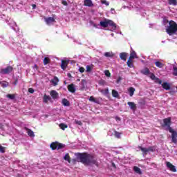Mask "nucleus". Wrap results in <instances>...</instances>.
<instances>
[{
	"label": "nucleus",
	"instance_id": "58836bf2",
	"mask_svg": "<svg viewBox=\"0 0 177 177\" xmlns=\"http://www.w3.org/2000/svg\"><path fill=\"white\" fill-rule=\"evenodd\" d=\"M101 3L106 5V6H109V5H110V3L106 0H101Z\"/></svg>",
	"mask_w": 177,
	"mask_h": 177
},
{
	"label": "nucleus",
	"instance_id": "de8ad7c7",
	"mask_svg": "<svg viewBox=\"0 0 177 177\" xmlns=\"http://www.w3.org/2000/svg\"><path fill=\"white\" fill-rule=\"evenodd\" d=\"M28 92H29V93H34V88H28Z\"/></svg>",
	"mask_w": 177,
	"mask_h": 177
},
{
	"label": "nucleus",
	"instance_id": "603ef678",
	"mask_svg": "<svg viewBox=\"0 0 177 177\" xmlns=\"http://www.w3.org/2000/svg\"><path fill=\"white\" fill-rule=\"evenodd\" d=\"M33 68H36V70H38V66L37 64H35Z\"/></svg>",
	"mask_w": 177,
	"mask_h": 177
},
{
	"label": "nucleus",
	"instance_id": "6ab92c4d",
	"mask_svg": "<svg viewBox=\"0 0 177 177\" xmlns=\"http://www.w3.org/2000/svg\"><path fill=\"white\" fill-rule=\"evenodd\" d=\"M27 133L28 136L30 138H34L35 136V134H34V131H32L31 129L26 128Z\"/></svg>",
	"mask_w": 177,
	"mask_h": 177
},
{
	"label": "nucleus",
	"instance_id": "a18cd8bd",
	"mask_svg": "<svg viewBox=\"0 0 177 177\" xmlns=\"http://www.w3.org/2000/svg\"><path fill=\"white\" fill-rule=\"evenodd\" d=\"M75 123L77 125H82V122H81V120H75Z\"/></svg>",
	"mask_w": 177,
	"mask_h": 177
},
{
	"label": "nucleus",
	"instance_id": "412c9836",
	"mask_svg": "<svg viewBox=\"0 0 177 177\" xmlns=\"http://www.w3.org/2000/svg\"><path fill=\"white\" fill-rule=\"evenodd\" d=\"M133 171H134L136 174H139V175H142V170H141L140 168H139L138 166H134V167H133Z\"/></svg>",
	"mask_w": 177,
	"mask_h": 177
},
{
	"label": "nucleus",
	"instance_id": "c03bdc74",
	"mask_svg": "<svg viewBox=\"0 0 177 177\" xmlns=\"http://www.w3.org/2000/svg\"><path fill=\"white\" fill-rule=\"evenodd\" d=\"M81 84H82V86H85V85H86V80H82Z\"/></svg>",
	"mask_w": 177,
	"mask_h": 177
},
{
	"label": "nucleus",
	"instance_id": "c85d7f7f",
	"mask_svg": "<svg viewBox=\"0 0 177 177\" xmlns=\"http://www.w3.org/2000/svg\"><path fill=\"white\" fill-rule=\"evenodd\" d=\"M169 5H173L174 6H176L177 0H168Z\"/></svg>",
	"mask_w": 177,
	"mask_h": 177
},
{
	"label": "nucleus",
	"instance_id": "f3484780",
	"mask_svg": "<svg viewBox=\"0 0 177 177\" xmlns=\"http://www.w3.org/2000/svg\"><path fill=\"white\" fill-rule=\"evenodd\" d=\"M127 56H128V53H121L120 54L121 60H124V62H127Z\"/></svg>",
	"mask_w": 177,
	"mask_h": 177
},
{
	"label": "nucleus",
	"instance_id": "c756f323",
	"mask_svg": "<svg viewBox=\"0 0 177 177\" xmlns=\"http://www.w3.org/2000/svg\"><path fill=\"white\" fill-rule=\"evenodd\" d=\"M136 57H137L136 53L135 51H133L131 53L130 57L129 59H136Z\"/></svg>",
	"mask_w": 177,
	"mask_h": 177
},
{
	"label": "nucleus",
	"instance_id": "6e6d98bb",
	"mask_svg": "<svg viewBox=\"0 0 177 177\" xmlns=\"http://www.w3.org/2000/svg\"><path fill=\"white\" fill-rule=\"evenodd\" d=\"M14 85H17V80H15V82H14Z\"/></svg>",
	"mask_w": 177,
	"mask_h": 177
},
{
	"label": "nucleus",
	"instance_id": "4468645a",
	"mask_svg": "<svg viewBox=\"0 0 177 177\" xmlns=\"http://www.w3.org/2000/svg\"><path fill=\"white\" fill-rule=\"evenodd\" d=\"M162 87L163 89H165V91H169V89H171V85L168 82H163Z\"/></svg>",
	"mask_w": 177,
	"mask_h": 177
},
{
	"label": "nucleus",
	"instance_id": "39448f33",
	"mask_svg": "<svg viewBox=\"0 0 177 177\" xmlns=\"http://www.w3.org/2000/svg\"><path fill=\"white\" fill-rule=\"evenodd\" d=\"M138 149H140V150H141V151L143 153V154H147V153H149V151H156V147H149L148 148H144L140 146L138 147Z\"/></svg>",
	"mask_w": 177,
	"mask_h": 177
},
{
	"label": "nucleus",
	"instance_id": "a211bd4d",
	"mask_svg": "<svg viewBox=\"0 0 177 177\" xmlns=\"http://www.w3.org/2000/svg\"><path fill=\"white\" fill-rule=\"evenodd\" d=\"M51 82L54 86H56V85H57V84H59V78H57V77H56V76L54 77V78L53 80H51Z\"/></svg>",
	"mask_w": 177,
	"mask_h": 177
},
{
	"label": "nucleus",
	"instance_id": "6e6552de",
	"mask_svg": "<svg viewBox=\"0 0 177 177\" xmlns=\"http://www.w3.org/2000/svg\"><path fill=\"white\" fill-rule=\"evenodd\" d=\"M44 21L48 24V26H50L52 23H55L56 21L55 20V18L49 17H45Z\"/></svg>",
	"mask_w": 177,
	"mask_h": 177
},
{
	"label": "nucleus",
	"instance_id": "2f4dec72",
	"mask_svg": "<svg viewBox=\"0 0 177 177\" xmlns=\"http://www.w3.org/2000/svg\"><path fill=\"white\" fill-rule=\"evenodd\" d=\"M65 147H66L65 145L57 142V150H60V149H64Z\"/></svg>",
	"mask_w": 177,
	"mask_h": 177
},
{
	"label": "nucleus",
	"instance_id": "79ce46f5",
	"mask_svg": "<svg viewBox=\"0 0 177 177\" xmlns=\"http://www.w3.org/2000/svg\"><path fill=\"white\" fill-rule=\"evenodd\" d=\"M91 71H92V67L91 66L88 65L86 66V73H91Z\"/></svg>",
	"mask_w": 177,
	"mask_h": 177
},
{
	"label": "nucleus",
	"instance_id": "a878e982",
	"mask_svg": "<svg viewBox=\"0 0 177 177\" xmlns=\"http://www.w3.org/2000/svg\"><path fill=\"white\" fill-rule=\"evenodd\" d=\"M43 63L44 66H46V64H49V63H50V59H49V57H44Z\"/></svg>",
	"mask_w": 177,
	"mask_h": 177
},
{
	"label": "nucleus",
	"instance_id": "cd10ccee",
	"mask_svg": "<svg viewBox=\"0 0 177 177\" xmlns=\"http://www.w3.org/2000/svg\"><path fill=\"white\" fill-rule=\"evenodd\" d=\"M104 56H105V57H113L114 54H113V52H106L104 54Z\"/></svg>",
	"mask_w": 177,
	"mask_h": 177
},
{
	"label": "nucleus",
	"instance_id": "c9c22d12",
	"mask_svg": "<svg viewBox=\"0 0 177 177\" xmlns=\"http://www.w3.org/2000/svg\"><path fill=\"white\" fill-rule=\"evenodd\" d=\"M114 132H115L114 136L116 137L117 139H120V138H121V133H120L117 131H115Z\"/></svg>",
	"mask_w": 177,
	"mask_h": 177
},
{
	"label": "nucleus",
	"instance_id": "4be33fe9",
	"mask_svg": "<svg viewBox=\"0 0 177 177\" xmlns=\"http://www.w3.org/2000/svg\"><path fill=\"white\" fill-rule=\"evenodd\" d=\"M155 65L156 66V67H158V68H162V67H164V66H165V64L160 62H155Z\"/></svg>",
	"mask_w": 177,
	"mask_h": 177
},
{
	"label": "nucleus",
	"instance_id": "1a4fd4ad",
	"mask_svg": "<svg viewBox=\"0 0 177 177\" xmlns=\"http://www.w3.org/2000/svg\"><path fill=\"white\" fill-rule=\"evenodd\" d=\"M166 166L169 171H171V172H176V167H175V166H174V165H172L170 162H167Z\"/></svg>",
	"mask_w": 177,
	"mask_h": 177
},
{
	"label": "nucleus",
	"instance_id": "4c0bfd02",
	"mask_svg": "<svg viewBox=\"0 0 177 177\" xmlns=\"http://www.w3.org/2000/svg\"><path fill=\"white\" fill-rule=\"evenodd\" d=\"M172 74H173V75H174V77H177V67L176 66L173 67Z\"/></svg>",
	"mask_w": 177,
	"mask_h": 177
},
{
	"label": "nucleus",
	"instance_id": "f704fd0d",
	"mask_svg": "<svg viewBox=\"0 0 177 177\" xmlns=\"http://www.w3.org/2000/svg\"><path fill=\"white\" fill-rule=\"evenodd\" d=\"M6 97H8V99H10L11 100H13L16 96L15 94H8L6 95Z\"/></svg>",
	"mask_w": 177,
	"mask_h": 177
},
{
	"label": "nucleus",
	"instance_id": "ddd939ff",
	"mask_svg": "<svg viewBox=\"0 0 177 177\" xmlns=\"http://www.w3.org/2000/svg\"><path fill=\"white\" fill-rule=\"evenodd\" d=\"M50 95L54 100L57 99V97H59V93H57V91L55 90L51 91Z\"/></svg>",
	"mask_w": 177,
	"mask_h": 177
},
{
	"label": "nucleus",
	"instance_id": "5fc2aeb1",
	"mask_svg": "<svg viewBox=\"0 0 177 177\" xmlns=\"http://www.w3.org/2000/svg\"><path fill=\"white\" fill-rule=\"evenodd\" d=\"M3 128V124L2 123H0V129H2Z\"/></svg>",
	"mask_w": 177,
	"mask_h": 177
},
{
	"label": "nucleus",
	"instance_id": "0eeeda50",
	"mask_svg": "<svg viewBox=\"0 0 177 177\" xmlns=\"http://www.w3.org/2000/svg\"><path fill=\"white\" fill-rule=\"evenodd\" d=\"M150 78L153 81H155V82H156V84H159L160 85H161L162 84V81L161 80H160V78L156 77V75H154V73H151Z\"/></svg>",
	"mask_w": 177,
	"mask_h": 177
},
{
	"label": "nucleus",
	"instance_id": "bb28decb",
	"mask_svg": "<svg viewBox=\"0 0 177 177\" xmlns=\"http://www.w3.org/2000/svg\"><path fill=\"white\" fill-rule=\"evenodd\" d=\"M62 104H63V106H70V102H68V100L67 99L64 98L62 100Z\"/></svg>",
	"mask_w": 177,
	"mask_h": 177
},
{
	"label": "nucleus",
	"instance_id": "20e7f679",
	"mask_svg": "<svg viewBox=\"0 0 177 177\" xmlns=\"http://www.w3.org/2000/svg\"><path fill=\"white\" fill-rule=\"evenodd\" d=\"M100 26L104 28H107L109 26L113 28V30H116L117 24L114 23L112 20L105 19L104 21L100 22Z\"/></svg>",
	"mask_w": 177,
	"mask_h": 177
},
{
	"label": "nucleus",
	"instance_id": "9d476101",
	"mask_svg": "<svg viewBox=\"0 0 177 177\" xmlns=\"http://www.w3.org/2000/svg\"><path fill=\"white\" fill-rule=\"evenodd\" d=\"M68 63H70V61L62 59L61 62V68L62 70H66V68H67V66H68Z\"/></svg>",
	"mask_w": 177,
	"mask_h": 177
},
{
	"label": "nucleus",
	"instance_id": "5701e85b",
	"mask_svg": "<svg viewBox=\"0 0 177 177\" xmlns=\"http://www.w3.org/2000/svg\"><path fill=\"white\" fill-rule=\"evenodd\" d=\"M49 100H50V97L49 95H47L46 94H45L43 97L44 103H48V102H49Z\"/></svg>",
	"mask_w": 177,
	"mask_h": 177
},
{
	"label": "nucleus",
	"instance_id": "ea45409f",
	"mask_svg": "<svg viewBox=\"0 0 177 177\" xmlns=\"http://www.w3.org/2000/svg\"><path fill=\"white\" fill-rule=\"evenodd\" d=\"M104 74H105L106 77H111V73H110L109 70H106L104 71Z\"/></svg>",
	"mask_w": 177,
	"mask_h": 177
},
{
	"label": "nucleus",
	"instance_id": "864d4df0",
	"mask_svg": "<svg viewBox=\"0 0 177 177\" xmlns=\"http://www.w3.org/2000/svg\"><path fill=\"white\" fill-rule=\"evenodd\" d=\"M112 167L113 168H117V167L115 166V164L114 162H112Z\"/></svg>",
	"mask_w": 177,
	"mask_h": 177
},
{
	"label": "nucleus",
	"instance_id": "4d7b16f0",
	"mask_svg": "<svg viewBox=\"0 0 177 177\" xmlns=\"http://www.w3.org/2000/svg\"><path fill=\"white\" fill-rule=\"evenodd\" d=\"M171 95H174V93H175V91H171Z\"/></svg>",
	"mask_w": 177,
	"mask_h": 177
},
{
	"label": "nucleus",
	"instance_id": "e433bc0d",
	"mask_svg": "<svg viewBox=\"0 0 177 177\" xmlns=\"http://www.w3.org/2000/svg\"><path fill=\"white\" fill-rule=\"evenodd\" d=\"M59 128H60L61 129H62V131H64V129H66V128H68V127H67L66 124H64V123H61V124H59Z\"/></svg>",
	"mask_w": 177,
	"mask_h": 177
},
{
	"label": "nucleus",
	"instance_id": "bf43d9fd",
	"mask_svg": "<svg viewBox=\"0 0 177 177\" xmlns=\"http://www.w3.org/2000/svg\"><path fill=\"white\" fill-rule=\"evenodd\" d=\"M77 81H80V80H77Z\"/></svg>",
	"mask_w": 177,
	"mask_h": 177
},
{
	"label": "nucleus",
	"instance_id": "aec40b11",
	"mask_svg": "<svg viewBox=\"0 0 177 177\" xmlns=\"http://www.w3.org/2000/svg\"><path fill=\"white\" fill-rule=\"evenodd\" d=\"M64 160H65V161H67L69 164L71 163V158L70 157V154L68 153H66L64 157Z\"/></svg>",
	"mask_w": 177,
	"mask_h": 177
},
{
	"label": "nucleus",
	"instance_id": "09e8293b",
	"mask_svg": "<svg viewBox=\"0 0 177 177\" xmlns=\"http://www.w3.org/2000/svg\"><path fill=\"white\" fill-rule=\"evenodd\" d=\"M62 5H64V6H67V5H68L67 1H64V0H63V1H62Z\"/></svg>",
	"mask_w": 177,
	"mask_h": 177
},
{
	"label": "nucleus",
	"instance_id": "f8f14e48",
	"mask_svg": "<svg viewBox=\"0 0 177 177\" xmlns=\"http://www.w3.org/2000/svg\"><path fill=\"white\" fill-rule=\"evenodd\" d=\"M128 106H129L131 110H133V111H135L137 109L136 104L133 102H127Z\"/></svg>",
	"mask_w": 177,
	"mask_h": 177
},
{
	"label": "nucleus",
	"instance_id": "2eb2a0df",
	"mask_svg": "<svg viewBox=\"0 0 177 177\" xmlns=\"http://www.w3.org/2000/svg\"><path fill=\"white\" fill-rule=\"evenodd\" d=\"M84 6L92 8V6H93V3H92V0H84Z\"/></svg>",
	"mask_w": 177,
	"mask_h": 177
},
{
	"label": "nucleus",
	"instance_id": "8fccbe9b",
	"mask_svg": "<svg viewBox=\"0 0 177 177\" xmlns=\"http://www.w3.org/2000/svg\"><path fill=\"white\" fill-rule=\"evenodd\" d=\"M104 93H105V95H109V88H106L104 90Z\"/></svg>",
	"mask_w": 177,
	"mask_h": 177
},
{
	"label": "nucleus",
	"instance_id": "a19ab883",
	"mask_svg": "<svg viewBox=\"0 0 177 177\" xmlns=\"http://www.w3.org/2000/svg\"><path fill=\"white\" fill-rule=\"evenodd\" d=\"M6 150V147H3L2 145H0V153H5Z\"/></svg>",
	"mask_w": 177,
	"mask_h": 177
},
{
	"label": "nucleus",
	"instance_id": "9b49d317",
	"mask_svg": "<svg viewBox=\"0 0 177 177\" xmlns=\"http://www.w3.org/2000/svg\"><path fill=\"white\" fill-rule=\"evenodd\" d=\"M67 88L68 91L71 92V93H75V85H74V84H68Z\"/></svg>",
	"mask_w": 177,
	"mask_h": 177
},
{
	"label": "nucleus",
	"instance_id": "b1692460",
	"mask_svg": "<svg viewBox=\"0 0 177 177\" xmlns=\"http://www.w3.org/2000/svg\"><path fill=\"white\" fill-rule=\"evenodd\" d=\"M129 93V96L132 97L133 96V93H135V88L133 87H130L128 89Z\"/></svg>",
	"mask_w": 177,
	"mask_h": 177
},
{
	"label": "nucleus",
	"instance_id": "dca6fc26",
	"mask_svg": "<svg viewBox=\"0 0 177 177\" xmlns=\"http://www.w3.org/2000/svg\"><path fill=\"white\" fill-rule=\"evenodd\" d=\"M140 73L144 75H149V74H150V69H149V68H145L144 69L141 70Z\"/></svg>",
	"mask_w": 177,
	"mask_h": 177
},
{
	"label": "nucleus",
	"instance_id": "3c124183",
	"mask_svg": "<svg viewBox=\"0 0 177 177\" xmlns=\"http://www.w3.org/2000/svg\"><path fill=\"white\" fill-rule=\"evenodd\" d=\"M67 76H68L69 78H73V76L71 75V73H68V74H67Z\"/></svg>",
	"mask_w": 177,
	"mask_h": 177
},
{
	"label": "nucleus",
	"instance_id": "f03ea898",
	"mask_svg": "<svg viewBox=\"0 0 177 177\" xmlns=\"http://www.w3.org/2000/svg\"><path fill=\"white\" fill-rule=\"evenodd\" d=\"M164 125L162 127H167L169 132L171 133V141L173 143H177V132L171 127V118H167L163 120Z\"/></svg>",
	"mask_w": 177,
	"mask_h": 177
},
{
	"label": "nucleus",
	"instance_id": "37998d69",
	"mask_svg": "<svg viewBox=\"0 0 177 177\" xmlns=\"http://www.w3.org/2000/svg\"><path fill=\"white\" fill-rule=\"evenodd\" d=\"M90 102H93L94 103H96V98L93 96H91L88 100Z\"/></svg>",
	"mask_w": 177,
	"mask_h": 177
},
{
	"label": "nucleus",
	"instance_id": "f257e3e1",
	"mask_svg": "<svg viewBox=\"0 0 177 177\" xmlns=\"http://www.w3.org/2000/svg\"><path fill=\"white\" fill-rule=\"evenodd\" d=\"M77 159L80 160V162L84 165H91V164H97V160L95 158V156L88 153H78L77 154Z\"/></svg>",
	"mask_w": 177,
	"mask_h": 177
},
{
	"label": "nucleus",
	"instance_id": "49530a36",
	"mask_svg": "<svg viewBox=\"0 0 177 177\" xmlns=\"http://www.w3.org/2000/svg\"><path fill=\"white\" fill-rule=\"evenodd\" d=\"M80 73H84L85 72V68L84 67H80L79 68Z\"/></svg>",
	"mask_w": 177,
	"mask_h": 177
},
{
	"label": "nucleus",
	"instance_id": "72a5a7b5",
	"mask_svg": "<svg viewBox=\"0 0 177 177\" xmlns=\"http://www.w3.org/2000/svg\"><path fill=\"white\" fill-rule=\"evenodd\" d=\"M1 85L2 86V88H7V86H9V83L6 81H3L1 82Z\"/></svg>",
	"mask_w": 177,
	"mask_h": 177
},
{
	"label": "nucleus",
	"instance_id": "473e14b6",
	"mask_svg": "<svg viewBox=\"0 0 177 177\" xmlns=\"http://www.w3.org/2000/svg\"><path fill=\"white\" fill-rule=\"evenodd\" d=\"M127 66L130 68H132V67H133V64H132V59H131L130 58H129L127 61Z\"/></svg>",
	"mask_w": 177,
	"mask_h": 177
},
{
	"label": "nucleus",
	"instance_id": "393cba45",
	"mask_svg": "<svg viewBox=\"0 0 177 177\" xmlns=\"http://www.w3.org/2000/svg\"><path fill=\"white\" fill-rule=\"evenodd\" d=\"M50 147L52 150H56L57 149V142H52Z\"/></svg>",
	"mask_w": 177,
	"mask_h": 177
},
{
	"label": "nucleus",
	"instance_id": "7c9ffc66",
	"mask_svg": "<svg viewBox=\"0 0 177 177\" xmlns=\"http://www.w3.org/2000/svg\"><path fill=\"white\" fill-rule=\"evenodd\" d=\"M112 96L113 97H118L120 95L118 94V91L115 90H112Z\"/></svg>",
	"mask_w": 177,
	"mask_h": 177
},
{
	"label": "nucleus",
	"instance_id": "7ed1b4c3",
	"mask_svg": "<svg viewBox=\"0 0 177 177\" xmlns=\"http://www.w3.org/2000/svg\"><path fill=\"white\" fill-rule=\"evenodd\" d=\"M169 25L166 27V32L169 35H175L177 32V23L173 20L168 21Z\"/></svg>",
	"mask_w": 177,
	"mask_h": 177
},
{
	"label": "nucleus",
	"instance_id": "423d86ee",
	"mask_svg": "<svg viewBox=\"0 0 177 177\" xmlns=\"http://www.w3.org/2000/svg\"><path fill=\"white\" fill-rule=\"evenodd\" d=\"M12 71H13V68L9 66H7L6 68L1 69L0 73L1 74H10Z\"/></svg>",
	"mask_w": 177,
	"mask_h": 177
},
{
	"label": "nucleus",
	"instance_id": "13d9d810",
	"mask_svg": "<svg viewBox=\"0 0 177 177\" xmlns=\"http://www.w3.org/2000/svg\"><path fill=\"white\" fill-rule=\"evenodd\" d=\"M37 6L35 4L33 5V8H35Z\"/></svg>",
	"mask_w": 177,
	"mask_h": 177
}]
</instances>
